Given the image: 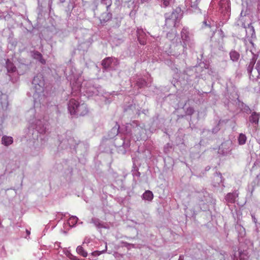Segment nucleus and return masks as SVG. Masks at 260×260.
<instances>
[{"instance_id":"nucleus-1","label":"nucleus","mask_w":260,"mask_h":260,"mask_svg":"<svg viewBox=\"0 0 260 260\" xmlns=\"http://www.w3.org/2000/svg\"><path fill=\"white\" fill-rule=\"evenodd\" d=\"M145 132V129L139 126L136 121L126 123L123 134H119L114 139V144L117 148L118 153L125 154L130 147L132 137L134 138L135 142L139 141Z\"/></svg>"},{"instance_id":"nucleus-2","label":"nucleus","mask_w":260,"mask_h":260,"mask_svg":"<svg viewBox=\"0 0 260 260\" xmlns=\"http://www.w3.org/2000/svg\"><path fill=\"white\" fill-rule=\"evenodd\" d=\"M28 123L29 133L34 139H38L39 136L45 134L48 129V122L44 115H32Z\"/></svg>"},{"instance_id":"nucleus-3","label":"nucleus","mask_w":260,"mask_h":260,"mask_svg":"<svg viewBox=\"0 0 260 260\" xmlns=\"http://www.w3.org/2000/svg\"><path fill=\"white\" fill-rule=\"evenodd\" d=\"M194 197L197 199V201L199 203V207H194L193 208V215L196 216L197 212L200 211H205L208 209L207 203H208V199L209 197V193L205 190H202L201 191H196L194 195Z\"/></svg>"},{"instance_id":"nucleus-4","label":"nucleus","mask_w":260,"mask_h":260,"mask_svg":"<svg viewBox=\"0 0 260 260\" xmlns=\"http://www.w3.org/2000/svg\"><path fill=\"white\" fill-rule=\"evenodd\" d=\"M32 84L35 85L36 90H39V91L43 90L44 82L41 75H37L35 77L32 81Z\"/></svg>"},{"instance_id":"nucleus-5","label":"nucleus","mask_w":260,"mask_h":260,"mask_svg":"<svg viewBox=\"0 0 260 260\" xmlns=\"http://www.w3.org/2000/svg\"><path fill=\"white\" fill-rule=\"evenodd\" d=\"M80 106L78 101L75 99H71L68 105V108L70 114H75L78 112V108Z\"/></svg>"},{"instance_id":"nucleus-6","label":"nucleus","mask_w":260,"mask_h":260,"mask_svg":"<svg viewBox=\"0 0 260 260\" xmlns=\"http://www.w3.org/2000/svg\"><path fill=\"white\" fill-rule=\"evenodd\" d=\"M238 196L239 192L237 190H235L232 192L228 193L225 197V200L228 203H235Z\"/></svg>"},{"instance_id":"nucleus-7","label":"nucleus","mask_w":260,"mask_h":260,"mask_svg":"<svg viewBox=\"0 0 260 260\" xmlns=\"http://www.w3.org/2000/svg\"><path fill=\"white\" fill-rule=\"evenodd\" d=\"M177 19V14L175 12H172L171 15V18H168L166 20V26H173L175 27L176 24V21Z\"/></svg>"},{"instance_id":"nucleus-8","label":"nucleus","mask_w":260,"mask_h":260,"mask_svg":"<svg viewBox=\"0 0 260 260\" xmlns=\"http://www.w3.org/2000/svg\"><path fill=\"white\" fill-rule=\"evenodd\" d=\"M238 257L237 256V254L234 255V260H248V256L247 250L239 251L238 253Z\"/></svg>"},{"instance_id":"nucleus-9","label":"nucleus","mask_w":260,"mask_h":260,"mask_svg":"<svg viewBox=\"0 0 260 260\" xmlns=\"http://www.w3.org/2000/svg\"><path fill=\"white\" fill-rule=\"evenodd\" d=\"M235 229L238 233L239 238H242L245 236V229L242 225L237 223L235 225ZM239 240H240V239H239Z\"/></svg>"},{"instance_id":"nucleus-10","label":"nucleus","mask_w":260,"mask_h":260,"mask_svg":"<svg viewBox=\"0 0 260 260\" xmlns=\"http://www.w3.org/2000/svg\"><path fill=\"white\" fill-rule=\"evenodd\" d=\"M119 125H115L114 126L108 133V138L111 139L117 137L119 134Z\"/></svg>"},{"instance_id":"nucleus-11","label":"nucleus","mask_w":260,"mask_h":260,"mask_svg":"<svg viewBox=\"0 0 260 260\" xmlns=\"http://www.w3.org/2000/svg\"><path fill=\"white\" fill-rule=\"evenodd\" d=\"M222 180L223 179L221 174L220 173H216L214 176L213 185L214 186H218L221 184V185L223 186L222 184Z\"/></svg>"},{"instance_id":"nucleus-12","label":"nucleus","mask_w":260,"mask_h":260,"mask_svg":"<svg viewBox=\"0 0 260 260\" xmlns=\"http://www.w3.org/2000/svg\"><path fill=\"white\" fill-rule=\"evenodd\" d=\"M90 223H93L98 229H105L107 228L105 225L104 222L101 221L99 218H92Z\"/></svg>"},{"instance_id":"nucleus-13","label":"nucleus","mask_w":260,"mask_h":260,"mask_svg":"<svg viewBox=\"0 0 260 260\" xmlns=\"http://www.w3.org/2000/svg\"><path fill=\"white\" fill-rule=\"evenodd\" d=\"M219 150L223 155H227L231 154L232 148L228 144H222Z\"/></svg>"},{"instance_id":"nucleus-14","label":"nucleus","mask_w":260,"mask_h":260,"mask_svg":"<svg viewBox=\"0 0 260 260\" xmlns=\"http://www.w3.org/2000/svg\"><path fill=\"white\" fill-rule=\"evenodd\" d=\"M13 142V139L11 137L4 136L2 138V143L5 146H8Z\"/></svg>"},{"instance_id":"nucleus-15","label":"nucleus","mask_w":260,"mask_h":260,"mask_svg":"<svg viewBox=\"0 0 260 260\" xmlns=\"http://www.w3.org/2000/svg\"><path fill=\"white\" fill-rule=\"evenodd\" d=\"M153 198V194L150 190H146L142 194V199L144 200L151 201Z\"/></svg>"},{"instance_id":"nucleus-16","label":"nucleus","mask_w":260,"mask_h":260,"mask_svg":"<svg viewBox=\"0 0 260 260\" xmlns=\"http://www.w3.org/2000/svg\"><path fill=\"white\" fill-rule=\"evenodd\" d=\"M259 115H251L249 117V121L253 125H257L259 119Z\"/></svg>"},{"instance_id":"nucleus-17","label":"nucleus","mask_w":260,"mask_h":260,"mask_svg":"<svg viewBox=\"0 0 260 260\" xmlns=\"http://www.w3.org/2000/svg\"><path fill=\"white\" fill-rule=\"evenodd\" d=\"M230 55L231 59L233 61H237L239 60L240 56L239 53L236 51L235 50L231 51Z\"/></svg>"},{"instance_id":"nucleus-18","label":"nucleus","mask_w":260,"mask_h":260,"mask_svg":"<svg viewBox=\"0 0 260 260\" xmlns=\"http://www.w3.org/2000/svg\"><path fill=\"white\" fill-rule=\"evenodd\" d=\"M33 57L34 58L39 60L40 62L42 64H45L46 63V61L43 58L42 55L38 51H35L34 52Z\"/></svg>"},{"instance_id":"nucleus-19","label":"nucleus","mask_w":260,"mask_h":260,"mask_svg":"<svg viewBox=\"0 0 260 260\" xmlns=\"http://www.w3.org/2000/svg\"><path fill=\"white\" fill-rule=\"evenodd\" d=\"M76 251L79 255L85 257L87 256V252L84 250L82 246H78L76 248Z\"/></svg>"},{"instance_id":"nucleus-20","label":"nucleus","mask_w":260,"mask_h":260,"mask_svg":"<svg viewBox=\"0 0 260 260\" xmlns=\"http://www.w3.org/2000/svg\"><path fill=\"white\" fill-rule=\"evenodd\" d=\"M112 58L107 57V58L104 59L102 61V64L104 68L107 69L110 66L111 64L112 63Z\"/></svg>"},{"instance_id":"nucleus-21","label":"nucleus","mask_w":260,"mask_h":260,"mask_svg":"<svg viewBox=\"0 0 260 260\" xmlns=\"http://www.w3.org/2000/svg\"><path fill=\"white\" fill-rule=\"evenodd\" d=\"M78 218L76 216H72L68 220V224L70 226H74L77 223Z\"/></svg>"},{"instance_id":"nucleus-22","label":"nucleus","mask_w":260,"mask_h":260,"mask_svg":"<svg viewBox=\"0 0 260 260\" xmlns=\"http://www.w3.org/2000/svg\"><path fill=\"white\" fill-rule=\"evenodd\" d=\"M247 138L245 135L240 134L238 137V143L240 145H243L246 143Z\"/></svg>"},{"instance_id":"nucleus-23","label":"nucleus","mask_w":260,"mask_h":260,"mask_svg":"<svg viewBox=\"0 0 260 260\" xmlns=\"http://www.w3.org/2000/svg\"><path fill=\"white\" fill-rule=\"evenodd\" d=\"M107 245H106L105 249L104 250H102V251H94L91 253V255L93 256H99L100 254L104 253L107 250Z\"/></svg>"},{"instance_id":"nucleus-24","label":"nucleus","mask_w":260,"mask_h":260,"mask_svg":"<svg viewBox=\"0 0 260 260\" xmlns=\"http://www.w3.org/2000/svg\"><path fill=\"white\" fill-rule=\"evenodd\" d=\"M123 246L126 247L128 249H129L131 247L135 248V245L133 244H130L126 242H122Z\"/></svg>"},{"instance_id":"nucleus-25","label":"nucleus","mask_w":260,"mask_h":260,"mask_svg":"<svg viewBox=\"0 0 260 260\" xmlns=\"http://www.w3.org/2000/svg\"><path fill=\"white\" fill-rule=\"evenodd\" d=\"M133 175L134 177H140L141 175V173L137 170H135L133 171Z\"/></svg>"},{"instance_id":"nucleus-26","label":"nucleus","mask_w":260,"mask_h":260,"mask_svg":"<svg viewBox=\"0 0 260 260\" xmlns=\"http://www.w3.org/2000/svg\"><path fill=\"white\" fill-rule=\"evenodd\" d=\"M170 1L171 0H161L164 7L166 8L167 7L169 6L170 5Z\"/></svg>"},{"instance_id":"nucleus-27","label":"nucleus","mask_w":260,"mask_h":260,"mask_svg":"<svg viewBox=\"0 0 260 260\" xmlns=\"http://www.w3.org/2000/svg\"><path fill=\"white\" fill-rule=\"evenodd\" d=\"M91 239L89 237H85L84 239V241L83 242V245L84 244H88L90 242Z\"/></svg>"},{"instance_id":"nucleus-28","label":"nucleus","mask_w":260,"mask_h":260,"mask_svg":"<svg viewBox=\"0 0 260 260\" xmlns=\"http://www.w3.org/2000/svg\"><path fill=\"white\" fill-rule=\"evenodd\" d=\"M63 252L68 257L72 254L70 251L66 248L63 249Z\"/></svg>"},{"instance_id":"nucleus-29","label":"nucleus","mask_w":260,"mask_h":260,"mask_svg":"<svg viewBox=\"0 0 260 260\" xmlns=\"http://www.w3.org/2000/svg\"><path fill=\"white\" fill-rule=\"evenodd\" d=\"M138 39L140 44L144 45L146 44V41L145 40H141L140 37H138Z\"/></svg>"},{"instance_id":"nucleus-30","label":"nucleus","mask_w":260,"mask_h":260,"mask_svg":"<svg viewBox=\"0 0 260 260\" xmlns=\"http://www.w3.org/2000/svg\"><path fill=\"white\" fill-rule=\"evenodd\" d=\"M219 130V128L218 125H217L212 129V133H216Z\"/></svg>"},{"instance_id":"nucleus-31","label":"nucleus","mask_w":260,"mask_h":260,"mask_svg":"<svg viewBox=\"0 0 260 260\" xmlns=\"http://www.w3.org/2000/svg\"><path fill=\"white\" fill-rule=\"evenodd\" d=\"M69 258H70L72 260H79L77 257H76V256H74L72 254H71L69 257Z\"/></svg>"},{"instance_id":"nucleus-32","label":"nucleus","mask_w":260,"mask_h":260,"mask_svg":"<svg viewBox=\"0 0 260 260\" xmlns=\"http://www.w3.org/2000/svg\"><path fill=\"white\" fill-rule=\"evenodd\" d=\"M69 258H70L72 260H79L77 257H76V256H74L72 254H71L69 257Z\"/></svg>"},{"instance_id":"nucleus-33","label":"nucleus","mask_w":260,"mask_h":260,"mask_svg":"<svg viewBox=\"0 0 260 260\" xmlns=\"http://www.w3.org/2000/svg\"><path fill=\"white\" fill-rule=\"evenodd\" d=\"M69 258H70L72 260H79L77 257H76V256H74L72 254H71L69 257Z\"/></svg>"},{"instance_id":"nucleus-34","label":"nucleus","mask_w":260,"mask_h":260,"mask_svg":"<svg viewBox=\"0 0 260 260\" xmlns=\"http://www.w3.org/2000/svg\"><path fill=\"white\" fill-rule=\"evenodd\" d=\"M248 190L249 191H250L251 193L252 194L253 191H254V187L253 185L251 186V189H250V186H249L248 187Z\"/></svg>"},{"instance_id":"nucleus-35","label":"nucleus","mask_w":260,"mask_h":260,"mask_svg":"<svg viewBox=\"0 0 260 260\" xmlns=\"http://www.w3.org/2000/svg\"><path fill=\"white\" fill-rule=\"evenodd\" d=\"M55 247L57 249L59 248L60 247V242L55 243Z\"/></svg>"},{"instance_id":"nucleus-36","label":"nucleus","mask_w":260,"mask_h":260,"mask_svg":"<svg viewBox=\"0 0 260 260\" xmlns=\"http://www.w3.org/2000/svg\"><path fill=\"white\" fill-rule=\"evenodd\" d=\"M251 217H252V221L255 223H256L257 222V219L256 218H255V217L254 216V215L252 214L251 215Z\"/></svg>"},{"instance_id":"nucleus-37","label":"nucleus","mask_w":260,"mask_h":260,"mask_svg":"<svg viewBox=\"0 0 260 260\" xmlns=\"http://www.w3.org/2000/svg\"><path fill=\"white\" fill-rule=\"evenodd\" d=\"M74 140L73 139H70L69 140H68V142H69V144L70 145V147L71 148L72 147V142Z\"/></svg>"},{"instance_id":"nucleus-38","label":"nucleus","mask_w":260,"mask_h":260,"mask_svg":"<svg viewBox=\"0 0 260 260\" xmlns=\"http://www.w3.org/2000/svg\"><path fill=\"white\" fill-rule=\"evenodd\" d=\"M2 122H3V121H1V123L0 124V136L3 134L2 125Z\"/></svg>"},{"instance_id":"nucleus-39","label":"nucleus","mask_w":260,"mask_h":260,"mask_svg":"<svg viewBox=\"0 0 260 260\" xmlns=\"http://www.w3.org/2000/svg\"><path fill=\"white\" fill-rule=\"evenodd\" d=\"M26 233H27V235H30V231H29L28 230H26Z\"/></svg>"},{"instance_id":"nucleus-40","label":"nucleus","mask_w":260,"mask_h":260,"mask_svg":"<svg viewBox=\"0 0 260 260\" xmlns=\"http://www.w3.org/2000/svg\"><path fill=\"white\" fill-rule=\"evenodd\" d=\"M204 24L206 25V26H209V27H210V26L208 24H207V22L206 21H204Z\"/></svg>"},{"instance_id":"nucleus-41","label":"nucleus","mask_w":260,"mask_h":260,"mask_svg":"<svg viewBox=\"0 0 260 260\" xmlns=\"http://www.w3.org/2000/svg\"><path fill=\"white\" fill-rule=\"evenodd\" d=\"M179 260H183V256H180Z\"/></svg>"},{"instance_id":"nucleus-42","label":"nucleus","mask_w":260,"mask_h":260,"mask_svg":"<svg viewBox=\"0 0 260 260\" xmlns=\"http://www.w3.org/2000/svg\"><path fill=\"white\" fill-rule=\"evenodd\" d=\"M59 1H60V2L61 3H64V2H65V0H59Z\"/></svg>"},{"instance_id":"nucleus-43","label":"nucleus","mask_w":260,"mask_h":260,"mask_svg":"<svg viewBox=\"0 0 260 260\" xmlns=\"http://www.w3.org/2000/svg\"><path fill=\"white\" fill-rule=\"evenodd\" d=\"M169 145H170V144H169V143H168V144H167V146H166L165 147V149H166V147H169Z\"/></svg>"},{"instance_id":"nucleus-44","label":"nucleus","mask_w":260,"mask_h":260,"mask_svg":"<svg viewBox=\"0 0 260 260\" xmlns=\"http://www.w3.org/2000/svg\"><path fill=\"white\" fill-rule=\"evenodd\" d=\"M15 68L14 67L12 69V71H15Z\"/></svg>"},{"instance_id":"nucleus-45","label":"nucleus","mask_w":260,"mask_h":260,"mask_svg":"<svg viewBox=\"0 0 260 260\" xmlns=\"http://www.w3.org/2000/svg\"><path fill=\"white\" fill-rule=\"evenodd\" d=\"M221 123V120H219V123H218V125H219V124H220Z\"/></svg>"},{"instance_id":"nucleus-46","label":"nucleus","mask_w":260,"mask_h":260,"mask_svg":"<svg viewBox=\"0 0 260 260\" xmlns=\"http://www.w3.org/2000/svg\"><path fill=\"white\" fill-rule=\"evenodd\" d=\"M167 37H169V34H167Z\"/></svg>"},{"instance_id":"nucleus-47","label":"nucleus","mask_w":260,"mask_h":260,"mask_svg":"<svg viewBox=\"0 0 260 260\" xmlns=\"http://www.w3.org/2000/svg\"><path fill=\"white\" fill-rule=\"evenodd\" d=\"M252 114H255L256 113L255 112H253Z\"/></svg>"}]
</instances>
